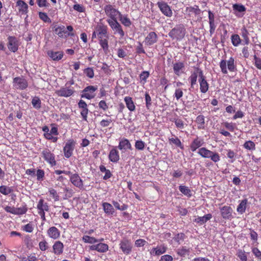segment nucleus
<instances>
[{
  "label": "nucleus",
  "instance_id": "nucleus-34",
  "mask_svg": "<svg viewBox=\"0 0 261 261\" xmlns=\"http://www.w3.org/2000/svg\"><path fill=\"white\" fill-rule=\"evenodd\" d=\"M102 206L103 209L105 213L108 215H113L115 212V210L113 207L112 205L108 202H103L102 203Z\"/></svg>",
  "mask_w": 261,
  "mask_h": 261
},
{
  "label": "nucleus",
  "instance_id": "nucleus-41",
  "mask_svg": "<svg viewBox=\"0 0 261 261\" xmlns=\"http://www.w3.org/2000/svg\"><path fill=\"white\" fill-rule=\"evenodd\" d=\"M241 35L243 37L244 40L245 44L246 45L249 44L250 42V39L249 38V32L247 29L245 27H243L241 29Z\"/></svg>",
  "mask_w": 261,
  "mask_h": 261
},
{
  "label": "nucleus",
  "instance_id": "nucleus-33",
  "mask_svg": "<svg viewBox=\"0 0 261 261\" xmlns=\"http://www.w3.org/2000/svg\"><path fill=\"white\" fill-rule=\"evenodd\" d=\"M212 218V215L211 214H208L204 215L203 217H198L195 218L194 222L199 224L203 225L206 223L207 221L210 220Z\"/></svg>",
  "mask_w": 261,
  "mask_h": 261
},
{
  "label": "nucleus",
  "instance_id": "nucleus-1",
  "mask_svg": "<svg viewBox=\"0 0 261 261\" xmlns=\"http://www.w3.org/2000/svg\"><path fill=\"white\" fill-rule=\"evenodd\" d=\"M99 44L102 48L105 53L109 51V36L108 34V27L105 25H98L95 28Z\"/></svg>",
  "mask_w": 261,
  "mask_h": 261
},
{
  "label": "nucleus",
  "instance_id": "nucleus-21",
  "mask_svg": "<svg viewBox=\"0 0 261 261\" xmlns=\"http://www.w3.org/2000/svg\"><path fill=\"white\" fill-rule=\"evenodd\" d=\"M158 40V36L154 32H149L145 38V44L147 46H151L156 43Z\"/></svg>",
  "mask_w": 261,
  "mask_h": 261
},
{
  "label": "nucleus",
  "instance_id": "nucleus-28",
  "mask_svg": "<svg viewBox=\"0 0 261 261\" xmlns=\"http://www.w3.org/2000/svg\"><path fill=\"white\" fill-rule=\"evenodd\" d=\"M204 144L203 140L200 139L199 137L195 138L191 142L190 148L192 152L195 151L197 149L200 148Z\"/></svg>",
  "mask_w": 261,
  "mask_h": 261
},
{
  "label": "nucleus",
  "instance_id": "nucleus-62",
  "mask_svg": "<svg viewBox=\"0 0 261 261\" xmlns=\"http://www.w3.org/2000/svg\"><path fill=\"white\" fill-rule=\"evenodd\" d=\"M254 64L256 68L261 70V58L257 57L256 55L253 56Z\"/></svg>",
  "mask_w": 261,
  "mask_h": 261
},
{
  "label": "nucleus",
  "instance_id": "nucleus-19",
  "mask_svg": "<svg viewBox=\"0 0 261 261\" xmlns=\"http://www.w3.org/2000/svg\"><path fill=\"white\" fill-rule=\"evenodd\" d=\"M64 245L60 241H56L52 246V252L56 255L59 256L63 253Z\"/></svg>",
  "mask_w": 261,
  "mask_h": 261
},
{
  "label": "nucleus",
  "instance_id": "nucleus-58",
  "mask_svg": "<svg viewBox=\"0 0 261 261\" xmlns=\"http://www.w3.org/2000/svg\"><path fill=\"white\" fill-rule=\"evenodd\" d=\"M237 256L240 259L241 261H247V256L244 251L242 250H239L237 253Z\"/></svg>",
  "mask_w": 261,
  "mask_h": 261
},
{
  "label": "nucleus",
  "instance_id": "nucleus-42",
  "mask_svg": "<svg viewBox=\"0 0 261 261\" xmlns=\"http://www.w3.org/2000/svg\"><path fill=\"white\" fill-rule=\"evenodd\" d=\"M179 190L181 193H182L185 196H187L188 198H190L192 196L191 190L189 189V187L186 186H179Z\"/></svg>",
  "mask_w": 261,
  "mask_h": 261
},
{
  "label": "nucleus",
  "instance_id": "nucleus-36",
  "mask_svg": "<svg viewBox=\"0 0 261 261\" xmlns=\"http://www.w3.org/2000/svg\"><path fill=\"white\" fill-rule=\"evenodd\" d=\"M248 200L247 199H244L241 200L237 206V211L240 214H243L245 212Z\"/></svg>",
  "mask_w": 261,
  "mask_h": 261
},
{
  "label": "nucleus",
  "instance_id": "nucleus-63",
  "mask_svg": "<svg viewBox=\"0 0 261 261\" xmlns=\"http://www.w3.org/2000/svg\"><path fill=\"white\" fill-rule=\"evenodd\" d=\"M112 203L116 208L120 211H124L126 210L128 207L127 205L125 204L120 205L117 201H113Z\"/></svg>",
  "mask_w": 261,
  "mask_h": 261
},
{
  "label": "nucleus",
  "instance_id": "nucleus-49",
  "mask_svg": "<svg viewBox=\"0 0 261 261\" xmlns=\"http://www.w3.org/2000/svg\"><path fill=\"white\" fill-rule=\"evenodd\" d=\"M63 191L65 193V195L63 197L64 199H67L72 197L74 192L71 188L69 187H65L64 188Z\"/></svg>",
  "mask_w": 261,
  "mask_h": 261
},
{
  "label": "nucleus",
  "instance_id": "nucleus-56",
  "mask_svg": "<svg viewBox=\"0 0 261 261\" xmlns=\"http://www.w3.org/2000/svg\"><path fill=\"white\" fill-rule=\"evenodd\" d=\"M84 73L89 78L92 79L94 76V70L91 67H88L84 70Z\"/></svg>",
  "mask_w": 261,
  "mask_h": 261
},
{
  "label": "nucleus",
  "instance_id": "nucleus-30",
  "mask_svg": "<svg viewBox=\"0 0 261 261\" xmlns=\"http://www.w3.org/2000/svg\"><path fill=\"white\" fill-rule=\"evenodd\" d=\"M167 247L164 245L158 246L155 248H153L150 251V253L153 255H160L166 252Z\"/></svg>",
  "mask_w": 261,
  "mask_h": 261
},
{
  "label": "nucleus",
  "instance_id": "nucleus-10",
  "mask_svg": "<svg viewBox=\"0 0 261 261\" xmlns=\"http://www.w3.org/2000/svg\"><path fill=\"white\" fill-rule=\"evenodd\" d=\"M221 217L224 220H231L234 218L235 213L232 208L228 205H224L220 208Z\"/></svg>",
  "mask_w": 261,
  "mask_h": 261
},
{
  "label": "nucleus",
  "instance_id": "nucleus-8",
  "mask_svg": "<svg viewBox=\"0 0 261 261\" xmlns=\"http://www.w3.org/2000/svg\"><path fill=\"white\" fill-rule=\"evenodd\" d=\"M76 144V142L73 139L67 140L63 148L64 155L66 158L69 159L73 155Z\"/></svg>",
  "mask_w": 261,
  "mask_h": 261
},
{
  "label": "nucleus",
  "instance_id": "nucleus-20",
  "mask_svg": "<svg viewBox=\"0 0 261 261\" xmlns=\"http://www.w3.org/2000/svg\"><path fill=\"white\" fill-rule=\"evenodd\" d=\"M78 107L80 109H81L80 113L83 120L84 121H87V116L89 112L87 104L85 101L81 99L78 102Z\"/></svg>",
  "mask_w": 261,
  "mask_h": 261
},
{
  "label": "nucleus",
  "instance_id": "nucleus-7",
  "mask_svg": "<svg viewBox=\"0 0 261 261\" xmlns=\"http://www.w3.org/2000/svg\"><path fill=\"white\" fill-rule=\"evenodd\" d=\"M204 75L202 70L199 67L193 66V70L191 71V74L188 79L191 88H194V85L196 84L198 77V79H200Z\"/></svg>",
  "mask_w": 261,
  "mask_h": 261
},
{
  "label": "nucleus",
  "instance_id": "nucleus-22",
  "mask_svg": "<svg viewBox=\"0 0 261 261\" xmlns=\"http://www.w3.org/2000/svg\"><path fill=\"white\" fill-rule=\"evenodd\" d=\"M47 236L54 240H58L61 235L60 231L55 226L50 227L47 230Z\"/></svg>",
  "mask_w": 261,
  "mask_h": 261
},
{
  "label": "nucleus",
  "instance_id": "nucleus-37",
  "mask_svg": "<svg viewBox=\"0 0 261 261\" xmlns=\"http://www.w3.org/2000/svg\"><path fill=\"white\" fill-rule=\"evenodd\" d=\"M186 12L188 13L189 15H191L193 14L195 15H197L200 14L201 10L198 6L195 5L194 7H187L186 9Z\"/></svg>",
  "mask_w": 261,
  "mask_h": 261
},
{
  "label": "nucleus",
  "instance_id": "nucleus-50",
  "mask_svg": "<svg viewBox=\"0 0 261 261\" xmlns=\"http://www.w3.org/2000/svg\"><path fill=\"white\" fill-rule=\"evenodd\" d=\"M172 121L175 123V126L178 129H182L185 128V124L181 119L174 118Z\"/></svg>",
  "mask_w": 261,
  "mask_h": 261
},
{
  "label": "nucleus",
  "instance_id": "nucleus-40",
  "mask_svg": "<svg viewBox=\"0 0 261 261\" xmlns=\"http://www.w3.org/2000/svg\"><path fill=\"white\" fill-rule=\"evenodd\" d=\"M195 122L197 123V128L199 129L204 128L205 118L203 115H200L197 116Z\"/></svg>",
  "mask_w": 261,
  "mask_h": 261
},
{
  "label": "nucleus",
  "instance_id": "nucleus-5",
  "mask_svg": "<svg viewBox=\"0 0 261 261\" xmlns=\"http://www.w3.org/2000/svg\"><path fill=\"white\" fill-rule=\"evenodd\" d=\"M219 65L221 72L225 74L228 73L227 67L230 72H234L237 70L234 59L233 57H230L227 61L225 60H221Z\"/></svg>",
  "mask_w": 261,
  "mask_h": 261
},
{
  "label": "nucleus",
  "instance_id": "nucleus-29",
  "mask_svg": "<svg viewBox=\"0 0 261 261\" xmlns=\"http://www.w3.org/2000/svg\"><path fill=\"white\" fill-rule=\"evenodd\" d=\"M109 160L113 163H117L120 160L119 151L116 147H113L110 151L108 155Z\"/></svg>",
  "mask_w": 261,
  "mask_h": 261
},
{
  "label": "nucleus",
  "instance_id": "nucleus-38",
  "mask_svg": "<svg viewBox=\"0 0 261 261\" xmlns=\"http://www.w3.org/2000/svg\"><path fill=\"white\" fill-rule=\"evenodd\" d=\"M82 240L85 243L94 244L98 242H102L104 240V239L103 238H101L99 240H97L95 238L93 237H90L89 236H84L82 238Z\"/></svg>",
  "mask_w": 261,
  "mask_h": 261
},
{
  "label": "nucleus",
  "instance_id": "nucleus-23",
  "mask_svg": "<svg viewBox=\"0 0 261 261\" xmlns=\"http://www.w3.org/2000/svg\"><path fill=\"white\" fill-rule=\"evenodd\" d=\"M173 69L174 74L179 76L184 72L185 64L181 61H178L173 64Z\"/></svg>",
  "mask_w": 261,
  "mask_h": 261
},
{
  "label": "nucleus",
  "instance_id": "nucleus-48",
  "mask_svg": "<svg viewBox=\"0 0 261 261\" xmlns=\"http://www.w3.org/2000/svg\"><path fill=\"white\" fill-rule=\"evenodd\" d=\"M231 40L234 46H238L241 42V39L238 34H233L231 36Z\"/></svg>",
  "mask_w": 261,
  "mask_h": 261
},
{
  "label": "nucleus",
  "instance_id": "nucleus-15",
  "mask_svg": "<svg viewBox=\"0 0 261 261\" xmlns=\"http://www.w3.org/2000/svg\"><path fill=\"white\" fill-rule=\"evenodd\" d=\"M160 10L166 16L170 17L172 16L173 13L170 7L167 3L161 1L158 2L156 4Z\"/></svg>",
  "mask_w": 261,
  "mask_h": 261
},
{
  "label": "nucleus",
  "instance_id": "nucleus-27",
  "mask_svg": "<svg viewBox=\"0 0 261 261\" xmlns=\"http://www.w3.org/2000/svg\"><path fill=\"white\" fill-rule=\"evenodd\" d=\"M198 82L200 92L202 93H206L209 89V84L206 79L205 76L204 75L200 79H198Z\"/></svg>",
  "mask_w": 261,
  "mask_h": 261
},
{
  "label": "nucleus",
  "instance_id": "nucleus-11",
  "mask_svg": "<svg viewBox=\"0 0 261 261\" xmlns=\"http://www.w3.org/2000/svg\"><path fill=\"white\" fill-rule=\"evenodd\" d=\"M42 156L43 159L51 166H55L57 164L55 155L48 148H45L42 151Z\"/></svg>",
  "mask_w": 261,
  "mask_h": 261
},
{
  "label": "nucleus",
  "instance_id": "nucleus-24",
  "mask_svg": "<svg viewBox=\"0 0 261 261\" xmlns=\"http://www.w3.org/2000/svg\"><path fill=\"white\" fill-rule=\"evenodd\" d=\"M38 213H45L49 211V206L48 204L44 201L43 198L39 200L37 207Z\"/></svg>",
  "mask_w": 261,
  "mask_h": 261
},
{
  "label": "nucleus",
  "instance_id": "nucleus-47",
  "mask_svg": "<svg viewBox=\"0 0 261 261\" xmlns=\"http://www.w3.org/2000/svg\"><path fill=\"white\" fill-rule=\"evenodd\" d=\"M190 252L189 248H187L185 246H182L178 248L177 250V253L180 256H186L188 255Z\"/></svg>",
  "mask_w": 261,
  "mask_h": 261
},
{
  "label": "nucleus",
  "instance_id": "nucleus-52",
  "mask_svg": "<svg viewBox=\"0 0 261 261\" xmlns=\"http://www.w3.org/2000/svg\"><path fill=\"white\" fill-rule=\"evenodd\" d=\"M243 147L249 150H254L255 149V144L252 141H247L243 144Z\"/></svg>",
  "mask_w": 261,
  "mask_h": 261
},
{
  "label": "nucleus",
  "instance_id": "nucleus-35",
  "mask_svg": "<svg viewBox=\"0 0 261 261\" xmlns=\"http://www.w3.org/2000/svg\"><path fill=\"white\" fill-rule=\"evenodd\" d=\"M124 100L125 102L127 108L130 111L133 112L135 110L136 106L131 97L126 96L124 97Z\"/></svg>",
  "mask_w": 261,
  "mask_h": 261
},
{
  "label": "nucleus",
  "instance_id": "nucleus-55",
  "mask_svg": "<svg viewBox=\"0 0 261 261\" xmlns=\"http://www.w3.org/2000/svg\"><path fill=\"white\" fill-rule=\"evenodd\" d=\"M184 95L183 90L182 88H178L175 90V92L174 93V97L176 98L177 100H178L180 98H181Z\"/></svg>",
  "mask_w": 261,
  "mask_h": 261
},
{
  "label": "nucleus",
  "instance_id": "nucleus-43",
  "mask_svg": "<svg viewBox=\"0 0 261 261\" xmlns=\"http://www.w3.org/2000/svg\"><path fill=\"white\" fill-rule=\"evenodd\" d=\"M28 210L27 205L24 204L20 207H15L14 214L16 215H22L25 214Z\"/></svg>",
  "mask_w": 261,
  "mask_h": 261
},
{
  "label": "nucleus",
  "instance_id": "nucleus-45",
  "mask_svg": "<svg viewBox=\"0 0 261 261\" xmlns=\"http://www.w3.org/2000/svg\"><path fill=\"white\" fill-rule=\"evenodd\" d=\"M13 192L12 187L5 185L0 186V193L4 195H8Z\"/></svg>",
  "mask_w": 261,
  "mask_h": 261
},
{
  "label": "nucleus",
  "instance_id": "nucleus-32",
  "mask_svg": "<svg viewBox=\"0 0 261 261\" xmlns=\"http://www.w3.org/2000/svg\"><path fill=\"white\" fill-rule=\"evenodd\" d=\"M118 148L120 150L132 149V146L129 140L126 138H122L119 142Z\"/></svg>",
  "mask_w": 261,
  "mask_h": 261
},
{
  "label": "nucleus",
  "instance_id": "nucleus-44",
  "mask_svg": "<svg viewBox=\"0 0 261 261\" xmlns=\"http://www.w3.org/2000/svg\"><path fill=\"white\" fill-rule=\"evenodd\" d=\"M48 192L50 197L54 199V201H58L60 200V198L59 194L56 189L53 188H50L48 189Z\"/></svg>",
  "mask_w": 261,
  "mask_h": 261
},
{
  "label": "nucleus",
  "instance_id": "nucleus-26",
  "mask_svg": "<svg viewBox=\"0 0 261 261\" xmlns=\"http://www.w3.org/2000/svg\"><path fill=\"white\" fill-rule=\"evenodd\" d=\"M89 249L90 250H95L99 252L104 253L109 250V246L107 244L100 243L90 246Z\"/></svg>",
  "mask_w": 261,
  "mask_h": 261
},
{
  "label": "nucleus",
  "instance_id": "nucleus-61",
  "mask_svg": "<svg viewBox=\"0 0 261 261\" xmlns=\"http://www.w3.org/2000/svg\"><path fill=\"white\" fill-rule=\"evenodd\" d=\"M232 8L233 10L239 12H245L246 11V8L243 5L235 4L233 5Z\"/></svg>",
  "mask_w": 261,
  "mask_h": 261
},
{
  "label": "nucleus",
  "instance_id": "nucleus-14",
  "mask_svg": "<svg viewBox=\"0 0 261 261\" xmlns=\"http://www.w3.org/2000/svg\"><path fill=\"white\" fill-rule=\"evenodd\" d=\"M107 22L114 31V34H118L122 38L124 36L125 33L122 29L121 24L118 22L117 20L112 21L111 20H107Z\"/></svg>",
  "mask_w": 261,
  "mask_h": 261
},
{
  "label": "nucleus",
  "instance_id": "nucleus-31",
  "mask_svg": "<svg viewBox=\"0 0 261 261\" xmlns=\"http://www.w3.org/2000/svg\"><path fill=\"white\" fill-rule=\"evenodd\" d=\"M47 54L54 61H59L62 59L64 56V53L62 51L48 50Z\"/></svg>",
  "mask_w": 261,
  "mask_h": 261
},
{
  "label": "nucleus",
  "instance_id": "nucleus-6",
  "mask_svg": "<svg viewBox=\"0 0 261 261\" xmlns=\"http://www.w3.org/2000/svg\"><path fill=\"white\" fill-rule=\"evenodd\" d=\"M74 84L73 81H71L69 82L66 83L64 87H61L60 89L56 90L55 93L58 96L68 97L72 96L75 90L74 88L69 85H71Z\"/></svg>",
  "mask_w": 261,
  "mask_h": 261
},
{
  "label": "nucleus",
  "instance_id": "nucleus-57",
  "mask_svg": "<svg viewBox=\"0 0 261 261\" xmlns=\"http://www.w3.org/2000/svg\"><path fill=\"white\" fill-rule=\"evenodd\" d=\"M40 19L45 22H51V19L49 18L47 14L45 12H40L38 13Z\"/></svg>",
  "mask_w": 261,
  "mask_h": 261
},
{
  "label": "nucleus",
  "instance_id": "nucleus-17",
  "mask_svg": "<svg viewBox=\"0 0 261 261\" xmlns=\"http://www.w3.org/2000/svg\"><path fill=\"white\" fill-rule=\"evenodd\" d=\"M70 181L75 187L82 189L84 187V181L79 174L77 173H73L70 176Z\"/></svg>",
  "mask_w": 261,
  "mask_h": 261
},
{
  "label": "nucleus",
  "instance_id": "nucleus-13",
  "mask_svg": "<svg viewBox=\"0 0 261 261\" xmlns=\"http://www.w3.org/2000/svg\"><path fill=\"white\" fill-rule=\"evenodd\" d=\"M13 85L15 89L23 90L28 87V83L23 76H18L13 79Z\"/></svg>",
  "mask_w": 261,
  "mask_h": 261
},
{
  "label": "nucleus",
  "instance_id": "nucleus-25",
  "mask_svg": "<svg viewBox=\"0 0 261 261\" xmlns=\"http://www.w3.org/2000/svg\"><path fill=\"white\" fill-rule=\"evenodd\" d=\"M16 6L18 8V12L21 15H25L29 12L28 4L22 0H18L16 2Z\"/></svg>",
  "mask_w": 261,
  "mask_h": 261
},
{
  "label": "nucleus",
  "instance_id": "nucleus-3",
  "mask_svg": "<svg viewBox=\"0 0 261 261\" xmlns=\"http://www.w3.org/2000/svg\"><path fill=\"white\" fill-rule=\"evenodd\" d=\"M186 33V30L184 25L180 24L172 29L169 32L168 35L173 40L180 41L184 38Z\"/></svg>",
  "mask_w": 261,
  "mask_h": 261
},
{
  "label": "nucleus",
  "instance_id": "nucleus-59",
  "mask_svg": "<svg viewBox=\"0 0 261 261\" xmlns=\"http://www.w3.org/2000/svg\"><path fill=\"white\" fill-rule=\"evenodd\" d=\"M145 144L142 140H137L135 142V148L137 150H142L145 148Z\"/></svg>",
  "mask_w": 261,
  "mask_h": 261
},
{
  "label": "nucleus",
  "instance_id": "nucleus-53",
  "mask_svg": "<svg viewBox=\"0 0 261 261\" xmlns=\"http://www.w3.org/2000/svg\"><path fill=\"white\" fill-rule=\"evenodd\" d=\"M149 75L150 73L147 71H143L142 72L139 76L140 82L145 84L146 82L147 79L148 78Z\"/></svg>",
  "mask_w": 261,
  "mask_h": 261
},
{
  "label": "nucleus",
  "instance_id": "nucleus-39",
  "mask_svg": "<svg viewBox=\"0 0 261 261\" xmlns=\"http://www.w3.org/2000/svg\"><path fill=\"white\" fill-rule=\"evenodd\" d=\"M119 19L121 23L126 27H129L132 25V21L126 15L119 14Z\"/></svg>",
  "mask_w": 261,
  "mask_h": 261
},
{
  "label": "nucleus",
  "instance_id": "nucleus-18",
  "mask_svg": "<svg viewBox=\"0 0 261 261\" xmlns=\"http://www.w3.org/2000/svg\"><path fill=\"white\" fill-rule=\"evenodd\" d=\"M7 46L8 49L13 53H15L18 49V41L14 36H9L8 37Z\"/></svg>",
  "mask_w": 261,
  "mask_h": 261
},
{
  "label": "nucleus",
  "instance_id": "nucleus-2",
  "mask_svg": "<svg viewBox=\"0 0 261 261\" xmlns=\"http://www.w3.org/2000/svg\"><path fill=\"white\" fill-rule=\"evenodd\" d=\"M66 30L65 27L63 25H55L53 27V31L55 33L61 38H66L68 36H74V34L72 32L73 28L71 25H68Z\"/></svg>",
  "mask_w": 261,
  "mask_h": 261
},
{
  "label": "nucleus",
  "instance_id": "nucleus-16",
  "mask_svg": "<svg viewBox=\"0 0 261 261\" xmlns=\"http://www.w3.org/2000/svg\"><path fill=\"white\" fill-rule=\"evenodd\" d=\"M97 88L93 86H88L83 90V94L82 97L86 98L88 99H91L94 98L95 94V92L97 90Z\"/></svg>",
  "mask_w": 261,
  "mask_h": 261
},
{
  "label": "nucleus",
  "instance_id": "nucleus-54",
  "mask_svg": "<svg viewBox=\"0 0 261 261\" xmlns=\"http://www.w3.org/2000/svg\"><path fill=\"white\" fill-rule=\"evenodd\" d=\"M39 249L41 251H45L48 248V245L47 241L43 239L42 241H40L38 244Z\"/></svg>",
  "mask_w": 261,
  "mask_h": 261
},
{
  "label": "nucleus",
  "instance_id": "nucleus-60",
  "mask_svg": "<svg viewBox=\"0 0 261 261\" xmlns=\"http://www.w3.org/2000/svg\"><path fill=\"white\" fill-rule=\"evenodd\" d=\"M223 124L226 129H228L231 132H233L235 129L234 123L232 122H228L226 121L223 122Z\"/></svg>",
  "mask_w": 261,
  "mask_h": 261
},
{
  "label": "nucleus",
  "instance_id": "nucleus-12",
  "mask_svg": "<svg viewBox=\"0 0 261 261\" xmlns=\"http://www.w3.org/2000/svg\"><path fill=\"white\" fill-rule=\"evenodd\" d=\"M121 251L125 255L130 254L133 249V244L130 240L123 239L120 241L119 244Z\"/></svg>",
  "mask_w": 261,
  "mask_h": 261
},
{
  "label": "nucleus",
  "instance_id": "nucleus-46",
  "mask_svg": "<svg viewBox=\"0 0 261 261\" xmlns=\"http://www.w3.org/2000/svg\"><path fill=\"white\" fill-rule=\"evenodd\" d=\"M169 142L170 144H173L177 147H178L182 149H184V146L182 145L180 139L177 137L169 138Z\"/></svg>",
  "mask_w": 261,
  "mask_h": 261
},
{
  "label": "nucleus",
  "instance_id": "nucleus-9",
  "mask_svg": "<svg viewBox=\"0 0 261 261\" xmlns=\"http://www.w3.org/2000/svg\"><path fill=\"white\" fill-rule=\"evenodd\" d=\"M104 11L106 15L109 17L107 20H111L112 21L117 20L118 16L119 17V14H121L120 12L111 4L106 5L104 7Z\"/></svg>",
  "mask_w": 261,
  "mask_h": 261
},
{
  "label": "nucleus",
  "instance_id": "nucleus-4",
  "mask_svg": "<svg viewBox=\"0 0 261 261\" xmlns=\"http://www.w3.org/2000/svg\"><path fill=\"white\" fill-rule=\"evenodd\" d=\"M198 153L202 158L210 159L214 163H217L220 161V156L218 152L212 151L205 147L200 148Z\"/></svg>",
  "mask_w": 261,
  "mask_h": 261
},
{
  "label": "nucleus",
  "instance_id": "nucleus-51",
  "mask_svg": "<svg viewBox=\"0 0 261 261\" xmlns=\"http://www.w3.org/2000/svg\"><path fill=\"white\" fill-rule=\"evenodd\" d=\"M32 104L33 107L36 109H39L41 107V100L37 96H35L32 99Z\"/></svg>",
  "mask_w": 261,
  "mask_h": 261
},
{
  "label": "nucleus",
  "instance_id": "nucleus-64",
  "mask_svg": "<svg viewBox=\"0 0 261 261\" xmlns=\"http://www.w3.org/2000/svg\"><path fill=\"white\" fill-rule=\"evenodd\" d=\"M22 229L27 232L31 233L33 232L34 230V227L31 223H29L24 225L22 227Z\"/></svg>",
  "mask_w": 261,
  "mask_h": 261
}]
</instances>
